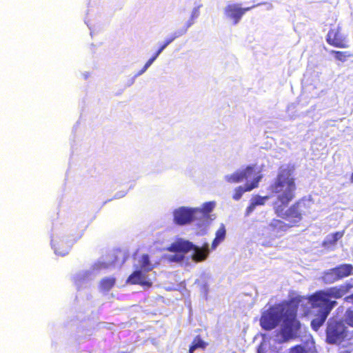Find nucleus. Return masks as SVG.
Instances as JSON below:
<instances>
[{
    "label": "nucleus",
    "mask_w": 353,
    "mask_h": 353,
    "mask_svg": "<svg viewBox=\"0 0 353 353\" xmlns=\"http://www.w3.org/2000/svg\"><path fill=\"white\" fill-rule=\"evenodd\" d=\"M294 172L292 165L280 167L274 180L269 186L270 192L276 195V199L272 203L274 214L288 221L285 223L283 220L273 219L268 225L271 233H283L292 227L299 226L303 216L310 212L312 203L306 197L298 199L287 208L296 197V184Z\"/></svg>",
    "instance_id": "obj_1"
},
{
    "label": "nucleus",
    "mask_w": 353,
    "mask_h": 353,
    "mask_svg": "<svg viewBox=\"0 0 353 353\" xmlns=\"http://www.w3.org/2000/svg\"><path fill=\"white\" fill-rule=\"evenodd\" d=\"M294 300L283 301L270 307L263 312L260 319V325L265 330L275 328L282 320L281 333L283 341H288L296 337L301 324L298 321L297 305Z\"/></svg>",
    "instance_id": "obj_2"
},
{
    "label": "nucleus",
    "mask_w": 353,
    "mask_h": 353,
    "mask_svg": "<svg viewBox=\"0 0 353 353\" xmlns=\"http://www.w3.org/2000/svg\"><path fill=\"white\" fill-rule=\"evenodd\" d=\"M353 285L346 283L340 285L331 287L327 290H318L309 296L308 301L314 306L327 305L330 306L333 303V308L336 305V301L330 300L331 298L336 299L342 298L346 294Z\"/></svg>",
    "instance_id": "obj_3"
},
{
    "label": "nucleus",
    "mask_w": 353,
    "mask_h": 353,
    "mask_svg": "<svg viewBox=\"0 0 353 353\" xmlns=\"http://www.w3.org/2000/svg\"><path fill=\"white\" fill-rule=\"evenodd\" d=\"M346 327L342 321L330 320L326 329V341L330 344L341 343L346 337Z\"/></svg>",
    "instance_id": "obj_4"
},
{
    "label": "nucleus",
    "mask_w": 353,
    "mask_h": 353,
    "mask_svg": "<svg viewBox=\"0 0 353 353\" xmlns=\"http://www.w3.org/2000/svg\"><path fill=\"white\" fill-rule=\"evenodd\" d=\"M199 212H201V210L198 208L180 207L173 212V220L176 225H187L192 221L198 219V213Z\"/></svg>",
    "instance_id": "obj_5"
},
{
    "label": "nucleus",
    "mask_w": 353,
    "mask_h": 353,
    "mask_svg": "<svg viewBox=\"0 0 353 353\" xmlns=\"http://www.w3.org/2000/svg\"><path fill=\"white\" fill-rule=\"evenodd\" d=\"M326 41L330 46L337 48H348L350 46L347 36L343 32L339 25L329 30L326 35Z\"/></svg>",
    "instance_id": "obj_6"
},
{
    "label": "nucleus",
    "mask_w": 353,
    "mask_h": 353,
    "mask_svg": "<svg viewBox=\"0 0 353 353\" xmlns=\"http://www.w3.org/2000/svg\"><path fill=\"white\" fill-rule=\"evenodd\" d=\"M353 274V265L344 263L331 268L324 274V279L327 282L334 283L347 277Z\"/></svg>",
    "instance_id": "obj_7"
},
{
    "label": "nucleus",
    "mask_w": 353,
    "mask_h": 353,
    "mask_svg": "<svg viewBox=\"0 0 353 353\" xmlns=\"http://www.w3.org/2000/svg\"><path fill=\"white\" fill-rule=\"evenodd\" d=\"M313 309H318L314 314V318L311 321V327L314 331H317L325 322L328 315L333 309V303L330 306L327 305H321L314 306L311 304Z\"/></svg>",
    "instance_id": "obj_8"
},
{
    "label": "nucleus",
    "mask_w": 353,
    "mask_h": 353,
    "mask_svg": "<svg viewBox=\"0 0 353 353\" xmlns=\"http://www.w3.org/2000/svg\"><path fill=\"white\" fill-rule=\"evenodd\" d=\"M81 236V235H79L78 236L70 240H65L63 237L53 239L51 241L52 247L57 254L65 256L68 253L72 244L77 241Z\"/></svg>",
    "instance_id": "obj_9"
},
{
    "label": "nucleus",
    "mask_w": 353,
    "mask_h": 353,
    "mask_svg": "<svg viewBox=\"0 0 353 353\" xmlns=\"http://www.w3.org/2000/svg\"><path fill=\"white\" fill-rule=\"evenodd\" d=\"M256 175L254 166L248 165L245 169L237 170L232 174L225 176V181L230 183H239L248 180Z\"/></svg>",
    "instance_id": "obj_10"
},
{
    "label": "nucleus",
    "mask_w": 353,
    "mask_h": 353,
    "mask_svg": "<svg viewBox=\"0 0 353 353\" xmlns=\"http://www.w3.org/2000/svg\"><path fill=\"white\" fill-rule=\"evenodd\" d=\"M126 283L130 285H140L147 288H150L152 285L151 281L145 279V274L141 270L134 271L127 279Z\"/></svg>",
    "instance_id": "obj_11"
},
{
    "label": "nucleus",
    "mask_w": 353,
    "mask_h": 353,
    "mask_svg": "<svg viewBox=\"0 0 353 353\" xmlns=\"http://www.w3.org/2000/svg\"><path fill=\"white\" fill-rule=\"evenodd\" d=\"M241 7L237 3H231L225 6L224 14L225 17L231 19L233 24H237L242 18Z\"/></svg>",
    "instance_id": "obj_12"
},
{
    "label": "nucleus",
    "mask_w": 353,
    "mask_h": 353,
    "mask_svg": "<svg viewBox=\"0 0 353 353\" xmlns=\"http://www.w3.org/2000/svg\"><path fill=\"white\" fill-rule=\"evenodd\" d=\"M261 178L262 176L261 175H258L253 178L250 183L245 184V187H237L234 190V194H233L232 198L236 201L239 200L244 192L251 191L252 190L257 188L259 186V183L261 181Z\"/></svg>",
    "instance_id": "obj_13"
},
{
    "label": "nucleus",
    "mask_w": 353,
    "mask_h": 353,
    "mask_svg": "<svg viewBox=\"0 0 353 353\" xmlns=\"http://www.w3.org/2000/svg\"><path fill=\"white\" fill-rule=\"evenodd\" d=\"M193 248L194 245L192 242L179 239L172 243L168 248V250L172 252L187 253L192 250Z\"/></svg>",
    "instance_id": "obj_14"
},
{
    "label": "nucleus",
    "mask_w": 353,
    "mask_h": 353,
    "mask_svg": "<svg viewBox=\"0 0 353 353\" xmlns=\"http://www.w3.org/2000/svg\"><path fill=\"white\" fill-rule=\"evenodd\" d=\"M194 250L192 259L195 261H202L205 260L209 253V245L205 243L203 245L202 248H199L194 245V248L192 249Z\"/></svg>",
    "instance_id": "obj_15"
},
{
    "label": "nucleus",
    "mask_w": 353,
    "mask_h": 353,
    "mask_svg": "<svg viewBox=\"0 0 353 353\" xmlns=\"http://www.w3.org/2000/svg\"><path fill=\"white\" fill-rule=\"evenodd\" d=\"M116 284V278L108 276L103 278L99 284V290L102 292H109Z\"/></svg>",
    "instance_id": "obj_16"
},
{
    "label": "nucleus",
    "mask_w": 353,
    "mask_h": 353,
    "mask_svg": "<svg viewBox=\"0 0 353 353\" xmlns=\"http://www.w3.org/2000/svg\"><path fill=\"white\" fill-rule=\"evenodd\" d=\"M226 235L225 227L221 224L215 234V238L212 243V248L215 249L219 243L224 241Z\"/></svg>",
    "instance_id": "obj_17"
},
{
    "label": "nucleus",
    "mask_w": 353,
    "mask_h": 353,
    "mask_svg": "<svg viewBox=\"0 0 353 353\" xmlns=\"http://www.w3.org/2000/svg\"><path fill=\"white\" fill-rule=\"evenodd\" d=\"M344 230L336 232L328 235L323 241V245L324 246L334 245L336 243L341 239L344 235Z\"/></svg>",
    "instance_id": "obj_18"
},
{
    "label": "nucleus",
    "mask_w": 353,
    "mask_h": 353,
    "mask_svg": "<svg viewBox=\"0 0 353 353\" xmlns=\"http://www.w3.org/2000/svg\"><path fill=\"white\" fill-rule=\"evenodd\" d=\"M208 345V343L205 342L201 336H196L189 348V353H193L194 350L197 349L205 350Z\"/></svg>",
    "instance_id": "obj_19"
},
{
    "label": "nucleus",
    "mask_w": 353,
    "mask_h": 353,
    "mask_svg": "<svg viewBox=\"0 0 353 353\" xmlns=\"http://www.w3.org/2000/svg\"><path fill=\"white\" fill-rule=\"evenodd\" d=\"M139 264L141 270L144 272H148L151 271L154 268V265L150 261L149 255L147 254H144L141 256L139 261Z\"/></svg>",
    "instance_id": "obj_20"
},
{
    "label": "nucleus",
    "mask_w": 353,
    "mask_h": 353,
    "mask_svg": "<svg viewBox=\"0 0 353 353\" xmlns=\"http://www.w3.org/2000/svg\"><path fill=\"white\" fill-rule=\"evenodd\" d=\"M192 25V22H190L188 24L185 25V27L183 28H182L181 30H180L178 32H175L171 37L167 38L163 43L165 45V46H168L169 44H170L174 39H176V38L185 34L188 30V29Z\"/></svg>",
    "instance_id": "obj_21"
},
{
    "label": "nucleus",
    "mask_w": 353,
    "mask_h": 353,
    "mask_svg": "<svg viewBox=\"0 0 353 353\" xmlns=\"http://www.w3.org/2000/svg\"><path fill=\"white\" fill-rule=\"evenodd\" d=\"M330 53L334 55V59L336 61H339L341 62H345L348 58L353 56L352 53L347 51L332 50Z\"/></svg>",
    "instance_id": "obj_22"
},
{
    "label": "nucleus",
    "mask_w": 353,
    "mask_h": 353,
    "mask_svg": "<svg viewBox=\"0 0 353 353\" xmlns=\"http://www.w3.org/2000/svg\"><path fill=\"white\" fill-rule=\"evenodd\" d=\"M214 207V203L213 202L205 203L202 208H199L201 210V212L198 213V219H200L201 217H207L208 214L211 212Z\"/></svg>",
    "instance_id": "obj_23"
},
{
    "label": "nucleus",
    "mask_w": 353,
    "mask_h": 353,
    "mask_svg": "<svg viewBox=\"0 0 353 353\" xmlns=\"http://www.w3.org/2000/svg\"><path fill=\"white\" fill-rule=\"evenodd\" d=\"M270 198L269 196H261L259 195L254 196L252 199V208H256V205H264L265 201Z\"/></svg>",
    "instance_id": "obj_24"
},
{
    "label": "nucleus",
    "mask_w": 353,
    "mask_h": 353,
    "mask_svg": "<svg viewBox=\"0 0 353 353\" xmlns=\"http://www.w3.org/2000/svg\"><path fill=\"white\" fill-rule=\"evenodd\" d=\"M345 321L346 323L353 327V310H347L345 314Z\"/></svg>",
    "instance_id": "obj_25"
},
{
    "label": "nucleus",
    "mask_w": 353,
    "mask_h": 353,
    "mask_svg": "<svg viewBox=\"0 0 353 353\" xmlns=\"http://www.w3.org/2000/svg\"><path fill=\"white\" fill-rule=\"evenodd\" d=\"M290 353H307V351L303 346L297 345L290 349Z\"/></svg>",
    "instance_id": "obj_26"
},
{
    "label": "nucleus",
    "mask_w": 353,
    "mask_h": 353,
    "mask_svg": "<svg viewBox=\"0 0 353 353\" xmlns=\"http://www.w3.org/2000/svg\"><path fill=\"white\" fill-rule=\"evenodd\" d=\"M199 14V8H194L192 11L190 19L187 22L186 25L188 24L190 22H192V24H193L194 19L195 18L198 17Z\"/></svg>",
    "instance_id": "obj_27"
},
{
    "label": "nucleus",
    "mask_w": 353,
    "mask_h": 353,
    "mask_svg": "<svg viewBox=\"0 0 353 353\" xmlns=\"http://www.w3.org/2000/svg\"><path fill=\"white\" fill-rule=\"evenodd\" d=\"M154 58H150L145 64V65L143 66V68L141 70V71L140 72V74L143 72L144 71H145L153 63L154 61Z\"/></svg>",
    "instance_id": "obj_28"
},
{
    "label": "nucleus",
    "mask_w": 353,
    "mask_h": 353,
    "mask_svg": "<svg viewBox=\"0 0 353 353\" xmlns=\"http://www.w3.org/2000/svg\"><path fill=\"white\" fill-rule=\"evenodd\" d=\"M261 4H262V3H258V4H256V5H253V6H250V7H247V8H241V11H242V12H241L242 17L243 16V14H244L246 12H248V11L250 10L251 9H252V8H255L256 6H259V5H261Z\"/></svg>",
    "instance_id": "obj_29"
},
{
    "label": "nucleus",
    "mask_w": 353,
    "mask_h": 353,
    "mask_svg": "<svg viewBox=\"0 0 353 353\" xmlns=\"http://www.w3.org/2000/svg\"><path fill=\"white\" fill-rule=\"evenodd\" d=\"M352 300H353V294L345 298L346 302H351Z\"/></svg>",
    "instance_id": "obj_30"
},
{
    "label": "nucleus",
    "mask_w": 353,
    "mask_h": 353,
    "mask_svg": "<svg viewBox=\"0 0 353 353\" xmlns=\"http://www.w3.org/2000/svg\"><path fill=\"white\" fill-rule=\"evenodd\" d=\"M166 47H167V46H165L164 43H163L161 45V46L158 50L159 53H161Z\"/></svg>",
    "instance_id": "obj_31"
},
{
    "label": "nucleus",
    "mask_w": 353,
    "mask_h": 353,
    "mask_svg": "<svg viewBox=\"0 0 353 353\" xmlns=\"http://www.w3.org/2000/svg\"><path fill=\"white\" fill-rule=\"evenodd\" d=\"M255 208H252V202L250 203V205L248 207V212H252Z\"/></svg>",
    "instance_id": "obj_32"
},
{
    "label": "nucleus",
    "mask_w": 353,
    "mask_h": 353,
    "mask_svg": "<svg viewBox=\"0 0 353 353\" xmlns=\"http://www.w3.org/2000/svg\"><path fill=\"white\" fill-rule=\"evenodd\" d=\"M159 54H160V53H159V51L157 50V51L154 53V54L152 57V58H154V60H155V59L158 57V56H159Z\"/></svg>",
    "instance_id": "obj_33"
},
{
    "label": "nucleus",
    "mask_w": 353,
    "mask_h": 353,
    "mask_svg": "<svg viewBox=\"0 0 353 353\" xmlns=\"http://www.w3.org/2000/svg\"><path fill=\"white\" fill-rule=\"evenodd\" d=\"M350 180H351V182H353V173H352V174H351Z\"/></svg>",
    "instance_id": "obj_34"
},
{
    "label": "nucleus",
    "mask_w": 353,
    "mask_h": 353,
    "mask_svg": "<svg viewBox=\"0 0 353 353\" xmlns=\"http://www.w3.org/2000/svg\"><path fill=\"white\" fill-rule=\"evenodd\" d=\"M341 353H351V352L350 351L346 350V351H344V352H343Z\"/></svg>",
    "instance_id": "obj_35"
}]
</instances>
